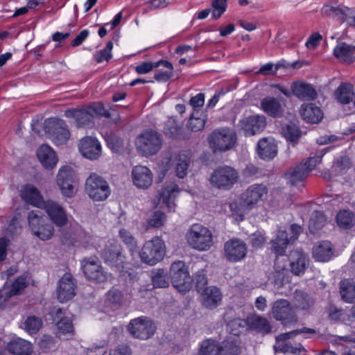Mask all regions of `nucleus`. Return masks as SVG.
Instances as JSON below:
<instances>
[{
    "instance_id": "de8ad7c7",
    "label": "nucleus",
    "mask_w": 355,
    "mask_h": 355,
    "mask_svg": "<svg viewBox=\"0 0 355 355\" xmlns=\"http://www.w3.org/2000/svg\"><path fill=\"white\" fill-rule=\"evenodd\" d=\"M275 350L276 352L294 354H300L302 352H306L302 345L299 344L297 346H293L288 342L277 343L275 346Z\"/></svg>"
},
{
    "instance_id": "1a4fd4ad",
    "label": "nucleus",
    "mask_w": 355,
    "mask_h": 355,
    "mask_svg": "<svg viewBox=\"0 0 355 355\" xmlns=\"http://www.w3.org/2000/svg\"><path fill=\"white\" fill-rule=\"evenodd\" d=\"M44 130L56 145L66 144L70 137L68 126L62 119L51 118L46 120Z\"/></svg>"
},
{
    "instance_id": "7c9ffc66",
    "label": "nucleus",
    "mask_w": 355,
    "mask_h": 355,
    "mask_svg": "<svg viewBox=\"0 0 355 355\" xmlns=\"http://www.w3.org/2000/svg\"><path fill=\"white\" fill-rule=\"evenodd\" d=\"M355 46L340 42L334 49V55L340 62L350 64L355 60Z\"/></svg>"
},
{
    "instance_id": "6e6552de",
    "label": "nucleus",
    "mask_w": 355,
    "mask_h": 355,
    "mask_svg": "<svg viewBox=\"0 0 355 355\" xmlns=\"http://www.w3.org/2000/svg\"><path fill=\"white\" fill-rule=\"evenodd\" d=\"M85 191L94 201H103L110 193L107 182L95 173H91L86 180Z\"/></svg>"
},
{
    "instance_id": "473e14b6",
    "label": "nucleus",
    "mask_w": 355,
    "mask_h": 355,
    "mask_svg": "<svg viewBox=\"0 0 355 355\" xmlns=\"http://www.w3.org/2000/svg\"><path fill=\"white\" fill-rule=\"evenodd\" d=\"M246 324L250 329L263 334L270 333L272 329L268 319L259 315L248 316L246 319Z\"/></svg>"
},
{
    "instance_id": "603ef678",
    "label": "nucleus",
    "mask_w": 355,
    "mask_h": 355,
    "mask_svg": "<svg viewBox=\"0 0 355 355\" xmlns=\"http://www.w3.org/2000/svg\"><path fill=\"white\" fill-rule=\"evenodd\" d=\"M200 355H220L219 345L212 340H207L202 343Z\"/></svg>"
},
{
    "instance_id": "864d4df0",
    "label": "nucleus",
    "mask_w": 355,
    "mask_h": 355,
    "mask_svg": "<svg viewBox=\"0 0 355 355\" xmlns=\"http://www.w3.org/2000/svg\"><path fill=\"white\" fill-rule=\"evenodd\" d=\"M75 172L69 166H64L60 168L57 175V183L62 184L64 182L74 181Z\"/></svg>"
},
{
    "instance_id": "4c0bfd02",
    "label": "nucleus",
    "mask_w": 355,
    "mask_h": 355,
    "mask_svg": "<svg viewBox=\"0 0 355 355\" xmlns=\"http://www.w3.org/2000/svg\"><path fill=\"white\" fill-rule=\"evenodd\" d=\"M333 254L331 242L324 241L313 248V256L319 261H329Z\"/></svg>"
},
{
    "instance_id": "5701e85b",
    "label": "nucleus",
    "mask_w": 355,
    "mask_h": 355,
    "mask_svg": "<svg viewBox=\"0 0 355 355\" xmlns=\"http://www.w3.org/2000/svg\"><path fill=\"white\" fill-rule=\"evenodd\" d=\"M20 196L24 202L38 208H42L46 202L38 189L32 184L24 186L21 189Z\"/></svg>"
},
{
    "instance_id": "72a5a7b5",
    "label": "nucleus",
    "mask_w": 355,
    "mask_h": 355,
    "mask_svg": "<svg viewBox=\"0 0 355 355\" xmlns=\"http://www.w3.org/2000/svg\"><path fill=\"white\" fill-rule=\"evenodd\" d=\"M7 349L10 354L14 355H31L33 351L32 344L20 338L10 341Z\"/></svg>"
},
{
    "instance_id": "4d7b16f0",
    "label": "nucleus",
    "mask_w": 355,
    "mask_h": 355,
    "mask_svg": "<svg viewBox=\"0 0 355 355\" xmlns=\"http://www.w3.org/2000/svg\"><path fill=\"white\" fill-rule=\"evenodd\" d=\"M326 153V150H322L316 156L313 157H309L306 159L302 160L300 163L304 165V168L307 170V173H309L311 171H312L318 164H320L322 161V157Z\"/></svg>"
},
{
    "instance_id": "13d9d810",
    "label": "nucleus",
    "mask_w": 355,
    "mask_h": 355,
    "mask_svg": "<svg viewBox=\"0 0 355 355\" xmlns=\"http://www.w3.org/2000/svg\"><path fill=\"white\" fill-rule=\"evenodd\" d=\"M26 287V279L19 277L12 284L10 288L7 289L8 297H12L21 293V292Z\"/></svg>"
},
{
    "instance_id": "e2e57ef3",
    "label": "nucleus",
    "mask_w": 355,
    "mask_h": 355,
    "mask_svg": "<svg viewBox=\"0 0 355 355\" xmlns=\"http://www.w3.org/2000/svg\"><path fill=\"white\" fill-rule=\"evenodd\" d=\"M159 62H143L135 67V71L138 74H146L151 71L154 68L159 67Z\"/></svg>"
},
{
    "instance_id": "49530a36",
    "label": "nucleus",
    "mask_w": 355,
    "mask_h": 355,
    "mask_svg": "<svg viewBox=\"0 0 355 355\" xmlns=\"http://www.w3.org/2000/svg\"><path fill=\"white\" fill-rule=\"evenodd\" d=\"M159 67H164L167 69L165 71H157L154 76L155 79L158 82H166L173 75V64L167 60H159Z\"/></svg>"
},
{
    "instance_id": "a878e982",
    "label": "nucleus",
    "mask_w": 355,
    "mask_h": 355,
    "mask_svg": "<svg viewBox=\"0 0 355 355\" xmlns=\"http://www.w3.org/2000/svg\"><path fill=\"white\" fill-rule=\"evenodd\" d=\"M288 259L293 273L300 275L304 272L309 263V258L302 250L297 249L291 251Z\"/></svg>"
},
{
    "instance_id": "6ab92c4d",
    "label": "nucleus",
    "mask_w": 355,
    "mask_h": 355,
    "mask_svg": "<svg viewBox=\"0 0 355 355\" xmlns=\"http://www.w3.org/2000/svg\"><path fill=\"white\" fill-rule=\"evenodd\" d=\"M82 269L89 280L97 282H104L107 280V273L95 259H85L83 261Z\"/></svg>"
},
{
    "instance_id": "dca6fc26",
    "label": "nucleus",
    "mask_w": 355,
    "mask_h": 355,
    "mask_svg": "<svg viewBox=\"0 0 355 355\" xmlns=\"http://www.w3.org/2000/svg\"><path fill=\"white\" fill-rule=\"evenodd\" d=\"M42 209L45 210L51 221L58 227H63L68 223V216L64 209L58 202L49 200Z\"/></svg>"
},
{
    "instance_id": "f8f14e48",
    "label": "nucleus",
    "mask_w": 355,
    "mask_h": 355,
    "mask_svg": "<svg viewBox=\"0 0 355 355\" xmlns=\"http://www.w3.org/2000/svg\"><path fill=\"white\" fill-rule=\"evenodd\" d=\"M128 329L134 338L146 340L154 335L156 327L150 318L139 317L130 320Z\"/></svg>"
},
{
    "instance_id": "0e129e2a",
    "label": "nucleus",
    "mask_w": 355,
    "mask_h": 355,
    "mask_svg": "<svg viewBox=\"0 0 355 355\" xmlns=\"http://www.w3.org/2000/svg\"><path fill=\"white\" fill-rule=\"evenodd\" d=\"M205 103V94L199 93L197 95L191 97L189 101L190 105L193 108L194 112L198 114V110L202 107Z\"/></svg>"
},
{
    "instance_id": "37998d69",
    "label": "nucleus",
    "mask_w": 355,
    "mask_h": 355,
    "mask_svg": "<svg viewBox=\"0 0 355 355\" xmlns=\"http://www.w3.org/2000/svg\"><path fill=\"white\" fill-rule=\"evenodd\" d=\"M336 223L341 229H351L355 225V215L349 210H340L336 215Z\"/></svg>"
},
{
    "instance_id": "0eeeda50",
    "label": "nucleus",
    "mask_w": 355,
    "mask_h": 355,
    "mask_svg": "<svg viewBox=\"0 0 355 355\" xmlns=\"http://www.w3.org/2000/svg\"><path fill=\"white\" fill-rule=\"evenodd\" d=\"M161 134L153 131L146 130L139 135L136 139L137 150L145 156L156 154L162 146Z\"/></svg>"
},
{
    "instance_id": "39448f33",
    "label": "nucleus",
    "mask_w": 355,
    "mask_h": 355,
    "mask_svg": "<svg viewBox=\"0 0 355 355\" xmlns=\"http://www.w3.org/2000/svg\"><path fill=\"white\" fill-rule=\"evenodd\" d=\"M164 255V243L157 236L146 241L139 252L142 262L150 266H154L162 261Z\"/></svg>"
},
{
    "instance_id": "bf43d9fd",
    "label": "nucleus",
    "mask_w": 355,
    "mask_h": 355,
    "mask_svg": "<svg viewBox=\"0 0 355 355\" xmlns=\"http://www.w3.org/2000/svg\"><path fill=\"white\" fill-rule=\"evenodd\" d=\"M166 220L165 214L161 211H156L149 217L148 224L153 227H160L164 225Z\"/></svg>"
},
{
    "instance_id": "c9c22d12",
    "label": "nucleus",
    "mask_w": 355,
    "mask_h": 355,
    "mask_svg": "<svg viewBox=\"0 0 355 355\" xmlns=\"http://www.w3.org/2000/svg\"><path fill=\"white\" fill-rule=\"evenodd\" d=\"M289 243L291 242L288 240V233L284 230H279L275 238L271 241L272 251L277 256L284 255Z\"/></svg>"
},
{
    "instance_id": "2eb2a0df",
    "label": "nucleus",
    "mask_w": 355,
    "mask_h": 355,
    "mask_svg": "<svg viewBox=\"0 0 355 355\" xmlns=\"http://www.w3.org/2000/svg\"><path fill=\"white\" fill-rule=\"evenodd\" d=\"M246 243L241 239L234 238L226 241L224 245V252L226 259L232 262L243 259L247 254Z\"/></svg>"
},
{
    "instance_id": "bb28decb",
    "label": "nucleus",
    "mask_w": 355,
    "mask_h": 355,
    "mask_svg": "<svg viewBox=\"0 0 355 355\" xmlns=\"http://www.w3.org/2000/svg\"><path fill=\"white\" fill-rule=\"evenodd\" d=\"M189 163L190 158L184 153L175 155L169 160L170 168L174 171L179 178H183L187 175Z\"/></svg>"
},
{
    "instance_id": "3c124183",
    "label": "nucleus",
    "mask_w": 355,
    "mask_h": 355,
    "mask_svg": "<svg viewBox=\"0 0 355 355\" xmlns=\"http://www.w3.org/2000/svg\"><path fill=\"white\" fill-rule=\"evenodd\" d=\"M119 236L133 255L137 251V243L132 234L127 230L122 229L119 231Z\"/></svg>"
},
{
    "instance_id": "8fccbe9b",
    "label": "nucleus",
    "mask_w": 355,
    "mask_h": 355,
    "mask_svg": "<svg viewBox=\"0 0 355 355\" xmlns=\"http://www.w3.org/2000/svg\"><path fill=\"white\" fill-rule=\"evenodd\" d=\"M326 217L320 211H315L309 220V230L311 232H314L315 231L319 230L326 223Z\"/></svg>"
},
{
    "instance_id": "774afa93",
    "label": "nucleus",
    "mask_w": 355,
    "mask_h": 355,
    "mask_svg": "<svg viewBox=\"0 0 355 355\" xmlns=\"http://www.w3.org/2000/svg\"><path fill=\"white\" fill-rule=\"evenodd\" d=\"M328 318L333 321H338L343 315V310L333 304H329L327 309Z\"/></svg>"
},
{
    "instance_id": "9d476101",
    "label": "nucleus",
    "mask_w": 355,
    "mask_h": 355,
    "mask_svg": "<svg viewBox=\"0 0 355 355\" xmlns=\"http://www.w3.org/2000/svg\"><path fill=\"white\" fill-rule=\"evenodd\" d=\"M101 257L107 264L118 270L125 268L127 263L121 245L114 241H109L106 243L101 252Z\"/></svg>"
},
{
    "instance_id": "4468645a",
    "label": "nucleus",
    "mask_w": 355,
    "mask_h": 355,
    "mask_svg": "<svg viewBox=\"0 0 355 355\" xmlns=\"http://www.w3.org/2000/svg\"><path fill=\"white\" fill-rule=\"evenodd\" d=\"M76 282L72 275L66 272L60 279L57 286L58 300L64 302L71 300L76 295Z\"/></svg>"
},
{
    "instance_id": "052dcab7",
    "label": "nucleus",
    "mask_w": 355,
    "mask_h": 355,
    "mask_svg": "<svg viewBox=\"0 0 355 355\" xmlns=\"http://www.w3.org/2000/svg\"><path fill=\"white\" fill-rule=\"evenodd\" d=\"M180 128L173 121H168L164 125V132L166 136L171 138H179Z\"/></svg>"
},
{
    "instance_id": "f3484780",
    "label": "nucleus",
    "mask_w": 355,
    "mask_h": 355,
    "mask_svg": "<svg viewBox=\"0 0 355 355\" xmlns=\"http://www.w3.org/2000/svg\"><path fill=\"white\" fill-rule=\"evenodd\" d=\"M54 320L57 326V336L62 339H69L74 335V327L71 319L65 315L64 311L58 308L55 310Z\"/></svg>"
},
{
    "instance_id": "79ce46f5",
    "label": "nucleus",
    "mask_w": 355,
    "mask_h": 355,
    "mask_svg": "<svg viewBox=\"0 0 355 355\" xmlns=\"http://www.w3.org/2000/svg\"><path fill=\"white\" fill-rule=\"evenodd\" d=\"M308 175L307 170L304 168V165L300 163L291 168L285 174V176L291 185H295L303 181Z\"/></svg>"
},
{
    "instance_id": "58836bf2",
    "label": "nucleus",
    "mask_w": 355,
    "mask_h": 355,
    "mask_svg": "<svg viewBox=\"0 0 355 355\" xmlns=\"http://www.w3.org/2000/svg\"><path fill=\"white\" fill-rule=\"evenodd\" d=\"M293 302L295 309L308 310L313 306L314 300L308 293L296 290L294 293Z\"/></svg>"
},
{
    "instance_id": "9b49d317",
    "label": "nucleus",
    "mask_w": 355,
    "mask_h": 355,
    "mask_svg": "<svg viewBox=\"0 0 355 355\" xmlns=\"http://www.w3.org/2000/svg\"><path fill=\"white\" fill-rule=\"evenodd\" d=\"M170 277L173 285L180 291H185L191 288L192 279L184 261H177L171 264Z\"/></svg>"
},
{
    "instance_id": "c756f323",
    "label": "nucleus",
    "mask_w": 355,
    "mask_h": 355,
    "mask_svg": "<svg viewBox=\"0 0 355 355\" xmlns=\"http://www.w3.org/2000/svg\"><path fill=\"white\" fill-rule=\"evenodd\" d=\"M37 158L46 168H53L58 162L55 152L49 145L43 144L37 150Z\"/></svg>"
},
{
    "instance_id": "6e6d98bb",
    "label": "nucleus",
    "mask_w": 355,
    "mask_h": 355,
    "mask_svg": "<svg viewBox=\"0 0 355 355\" xmlns=\"http://www.w3.org/2000/svg\"><path fill=\"white\" fill-rule=\"evenodd\" d=\"M196 112H193L189 121L188 127L193 132H198L202 130L206 123V118L197 116Z\"/></svg>"
},
{
    "instance_id": "ddd939ff",
    "label": "nucleus",
    "mask_w": 355,
    "mask_h": 355,
    "mask_svg": "<svg viewBox=\"0 0 355 355\" xmlns=\"http://www.w3.org/2000/svg\"><path fill=\"white\" fill-rule=\"evenodd\" d=\"M268 193V188L263 184H254L241 194V204L248 209H253Z\"/></svg>"
},
{
    "instance_id": "e433bc0d",
    "label": "nucleus",
    "mask_w": 355,
    "mask_h": 355,
    "mask_svg": "<svg viewBox=\"0 0 355 355\" xmlns=\"http://www.w3.org/2000/svg\"><path fill=\"white\" fill-rule=\"evenodd\" d=\"M65 115L67 117L75 118L78 127L89 126L93 123V116L88 108L78 110H69L65 112Z\"/></svg>"
},
{
    "instance_id": "412c9836",
    "label": "nucleus",
    "mask_w": 355,
    "mask_h": 355,
    "mask_svg": "<svg viewBox=\"0 0 355 355\" xmlns=\"http://www.w3.org/2000/svg\"><path fill=\"white\" fill-rule=\"evenodd\" d=\"M200 292L201 304L206 309L212 310L220 304L223 295L219 288L211 286Z\"/></svg>"
},
{
    "instance_id": "c03bdc74",
    "label": "nucleus",
    "mask_w": 355,
    "mask_h": 355,
    "mask_svg": "<svg viewBox=\"0 0 355 355\" xmlns=\"http://www.w3.org/2000/svg\"><path fill=\"white\" fill-rule=\"evenodd\" d=\"M151 281L154 287L166 288L169 285L167 272L163 268L153 269L151 271Z\"/></svg>"
},
{
    "instance_id": "a211bd4d",
    "label": "nucleus",
    "mask_w": 355,
    "mask_h": 355,
    "mask_svg": "<svg viewBox=\"0 0 355 355\" xmlns=\"http://www.w3.org/2000/svg\"><path fill=\"white\" fill-rule=\"evenodd\" d=\"M266 125V117L263 115L250 116L239 121V126L246 137L260 133L264 130Z\"/></svg>"
},
{
    "instance_id": "7ed1b4c3",
    "label": "nucleus",
    "mask_w": 355,
    "mask_h": 355,
    "mask_svg": "<svg viewBox=\"0 0 355 355\" xmlns=\"http://www.w3.org/2000/svg\"><path fill=\"white\" fill-rule=\"evenodd\" d=\"M28 222L33 234L40 240L48 241L53 238L54 227L40 211H31L28 214Z\"/></svg>"
},
{
    "instance_id": "5fc2aeb1",
    "label": "nucleus",
    "mask_w": 355,
    "mask_h": 355,
    "mask_svg": "<svg viewBox=\"0 0 355 355\" xmlns=\"http://www.w3.org/2000/svg\"><path fill=\"white\" fill-rule=\"evenodd\" d=\"M123 295L121 291L112 288L108 291L106 296L107 302L113 307H116L122 303Z\"/></svg>"
},
{
    "instance_id": "cd10ccee",
    "label": "nucleus",
    "mask_w": 355,
    "mask_h": 355,
    "mask_svg": "<svg viewBox=\"0 0 355 355\" xmlns=\"http://www.w3.org/2000/svg\"><path fill=\"white\" fill-rule=\"evenodd\" d=\"M257 150L262 159H271L277 154V147L272 137L261 139L257 144Z\"/></svg>"
},
{
    "instance_id": "a19ab883",
    "label": "nucleus",
    "mask_w": 355,
    "mask_h": 355,
    "mask_svg": "<svg viewBox=\"0 0 355 355\" xmlns=\"http://www.w3.org/2000/svg\"><path fill=\"white\" fill-rule=\"evenodd\" d=\"M282 135L287 141L296 144L302 136V131L295 123L290 122L282 126Z\"/></svg>"
},
{
    "instance_id": "69168bd1",
    "label": "nucleus",
    "mask_w": 355,
    "mask_h": 355,
    "mask_svg": "<svg viewBox=\"0 0 355 355\" xmlns=\"http://www.w3.org/2000/svg\"><path fill=\"white\" fill-rule=\"evenodd\" d=\"M330 10L335 15H340L342 20H345L347 17L349 16V15L353 14L354 12L350 8L346 6H331L330 8Z\"/></svg>"
},
{
    "instance_id": "393cba45",
    "label": "nucleus",
    "mask_w": 355,
    "mask_h": 355,
    "mask_svg": "<svg viewBox=\"0 0 355 355\" xmlns=\"http://www.w3.org/2000/svg\"><path fill=\"white\" fill-rule=\"evenodd\" d=\"M179 192L178 186L173 182H171L158 191L159 202H162L169 211H173L175 206L174 200Z\"/></svg>"
},
{
    "instance_id": "4be33fe9",
    "label": "nucleus",
    "mask_w": 355,
    "mask_h": 355,
    "mask_svg": "<svg viewBox=\"0 0 355 355\" xmlns=\"http://www.w3.org/2000/svg\"><path fill=\"white\" fill-rule=\"evenodd\" d=\"M132 179L134 185L137 188L146 189L153 183V173L144 166H136L132 170Z\"/></svg>"
},
{
    "instance_id": "ea45409f",
    "label": "nucleus",
    "mask_w": 355,
    "mask_h": 355,
    "mask_svg": "<svg viewBox=\"0 0 355 355\" xmlns=\"http://www.w3.org/2000/svg\"><path fill=\"white\" fill-rule=\"evenodd\" d=\"M340 293L343 301L352 303L355 300V282L345 279L340 282Z\"/></svg>"
},
{
    "instance_id": "338daca9",
    "label": "nucleus",
    "mask_w": 355,
    "mask_h": 355,
    "mask_svg": "<svg viewBox=\"0 0 355 355\" xmlns=\"http://www.w3.org/2000/svg\"><path fill=\"white\" fill-rule=\"evenodd\" d=\"M74 181L71 182H62V184H58L62 193L67 197H72L74 193V186H73Z\"/></svg>"
},
{
    "instance_id": "c85d7f7f",
    "label": "nucleus",
    "mask_w": 355,
    "mask_h": 355,
    "mask_svg": "<svg viewBox=\"0 0 355 355\" xmlns=\"http://www.w3.org/2000/svg\"><path fill=\"white\" fill-rule=\"evenodd\" d=\"M302 118L312 123H319L323 118V112L321 109L314 103H304L300 110Z\"/></svg>"
},
{
    "instance_id": "09e8293b",
    "label": "nucleus",
    "mask_w": 355,
    "mask_h": 355,
    "mask_svg": "<svg viewBox=\"0 0 355 355\" xmlns=\"http://www.w3.org/2000/svg\"><path fill=\"white\" fill-rule=\"evenodd\" d=\"M25 330L30 334L39 331L42 326V320L36 316H28L24 322Z\"/></svg>"
},
{
    "instance_id": "2f4dec72",
    "label": "nucleus",
    "mask_w": 355,
    "mask_h": 355,
    "mask_svg": "<svg viewBox=\"0 0 355 355\" xmlns=\"http://www.w3.org/2000/svg\"><path fill=\"white\" fill-rule=\"evenodd\" d=\"M262 110L268 116L276 118L281 117L284 114V108L279 101L274 97H266L261 101Z\"/></svg>"
},
{
    "instance_id": "f257e3e1",
    "label": "nucleus",
    "mask_w": 355,
    "mask_h": 355,
    "mask_svg": "<svg viewBox=\"0 0 355 355\" xmlns=\"http://www.w3.org/2000/svg\"><path fill=\"white\" fill-rule=\"evenodd\" d=\"M237 139L236 131L229 127L214 130L207 138L214 153L225 152L232 149L237 145Z\"/></svg>"
},
{
    "instance_id": "b1692460",
    "label": "nucleus",
    "mask_w": 355,
    "mask_h": 355,
    "mask_svg": "<svg viewBox=\"0 0 355 355\" xmlns=\"http://www.w3.org/2000/svg\"><path fill=\"white\" fill-rule=\"evenodd\" d=\"M291 89L293 95L302 101H313L318 96L315 89L310 84L303 82H294Z\"/></svg>"
},
{
    "instance_id": "f704fd0d",
    "label": "nucleus",
    "mask_w": 355,
    "mask_h": 355,
    "mask_svg": "<svg viewBox=\"0 0 355 355\" xmlns=\"http://www.w3.org/2000/svg\"><path fill=\"white\" fill-rule=\"evenodd\" d=\"M354 87L347 83H341L334 92L335 99L340 104H348L353 100Z\"/></svg>"
},
{
    "instance_id": "a18cd8bd",
    "label": "nucleus",
    "mask_w": 355,
    "mask_h": 355,
    "mask_svg": "<svg viewBox=\"0 0 355 355\" xmlns=\"http://www.w3.org/2000/svg\"><path fill=\"white\" fill-rule=\"evenodd\" d=\"M220 355H239L241 352L237 341L232 338H227L219 345Z\"/></svg>"
},
{
    "instance_id": "20e7f679",
    "label": "nucleus",
    "mask_w": 355,
    "mask_h": 355,
    "mask_svg": "<svg viewBox=\"0 0 355 355\" xmlns=\"http://www.w3.org/2000/svg\"><path fill=\"white\" fill-rule=\"evenodd\" d=\"M239 172L229 166H220L211 173L209 181L212 187L223 190H230L238 182Z\"/></svg>"
},
{
    "instance_id": "aec40b11",
    "label": "nucleus",
    "mask_w": 355,
    "mask_h": 355,
    "mask_svg": "<svg viewBox=\"0 0 355 355\" xmlns=\"http://www.w3.org/2000/svg\"><path fill=\"white\" fill-rule=\"evenodd\" d=\"M79 150L85 158L96 160L101 155V146L96 138L85 137L80 140Z\"/></svg>"
},
{
    "instance_id": "680f3d73",
    "label": "nucleus",
    "mask_w": 355,
    "mask_h": 355,
    "mask_svg": "<svg viewBox=\"0 0 355 355\" xmlns=\"http://www.w3.org/2000/svg\"><path fill=\"white\" fill-rule=\"evenodd\" d=\"M192 281L195 283L196 287L198 292L202 291L205 288L207 284V279L204 270H200L195 274Z\"/></svg>"
},
{
    "instance_id": "423d86ee",
    "label": "nucleus",
    "mask_w": 355,
    "mask_h": 355,
    "mask_svg": "<svg viewBox=\"0 0 355 355\" xmlns=\"http://www.w3.org/2000/svg\"><path fill=\"white\" fill-rule=\"evenodd\" d=\"M271 315L284 327H291L298 322L295 308L285 299H279L272 303Z\"/></svg>"
},
{
    "instance_id": "f03ea898",
    "label": "nucleus",
    "mask_w": 355,
    "mask_h": 355,
    "mask_svg": "<svg viewBox=\"0 0 355 355\" xmlns=\"http://www.w3.org/2000/svg\"><path fill=\"white\" fill-rule=\"evenodd\" d=\"M187 242L193 249L207 251L213 245L211 232L200 224H193L186 234Z\"/></svg>"
}]
</instances>
